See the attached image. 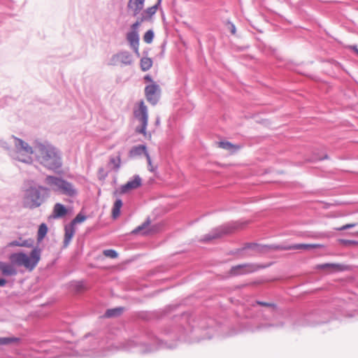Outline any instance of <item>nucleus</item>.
I'll return each instance as SVG.
<instances>
[{"mask_svg": "<svg viewBox=\"0 0 358 358\" xmlns=\"http://www.w3.org/2000/svg\"><path fill=\"white\" fill-rule=\"evenodd\" d=\"M152 65V61L149 57H143L141 59V67L143 71L149 70Z\"/></svg>", "mask_w": 358, "mask_h": 358, "instance_id": "obj_22", "label": "nucleus"}, {"mask_svg": "<svg viewBox=\"0 0 358 358\" xmlns=\"http://www.w3.org/2000/svg\"><path fill=\"white\" fill-rule=\"evenodd\" d=\"M75 234V229L73 225H70L69 227H65V234H64V247H67L72 239L73 236Z\"/></svg>", "mask_w": 358, "mask_h": 358, "instance_id": "obj_16", "label": "nucleus"}, {"mask_svg": "<svg viewBox=\"0 0 358 358\" xmlns=\"http://www.w3.org/2000/svg\"><path fill=\"white\" fill-rule=\"evenodd\" d=\"M156 124H157V125H159V120H158V119H157V120H156Z\"/></svg>", "mask_w": 358, "mask_h": 358, "instance_id": "obj_39", "label": "nucleus"}, {"mask_svg": "<svg viewBox=\"0 0 358 358\" xmlns=\"http://www.w3.org/2000/svg\"><path fill=\"white\" fill-rule=\"evenodd\" d=\"M86 220V216L84 215H82L81 213L78 214L76 217L71 222V225H74L77 223H81L84 222Z\"/></svg>", "mask_w": 358, "mask_h": 358, "instance_id": "obj_28", "label": "nucleus"}, {"mask_svg": "<svg viewBox=\"0 0 358 358\" xmlns=\"http://www.w3.org/2000/svg\"><path fill=\"white\" fill-rule=\"evenodd\" d=\"M123 312L122 308H116L108 310L105 313L106 317H111L120 315Z\"/></svg>", "mask_w": 358, "mask_h": 358, "instance_id": "obj_23", "label": "nucleus"}, {"mask_svg": "<svg viewBox=\"0 0 358 358\" xmlns=\"http://www.w3.org/2000/svg\"><path fill=\"white\" fill-rule=\"evenodd\" d=\"M67 214V209L66 207L59 203H57L53 208L52 217L54 218H59L65 216Z\"/></svg>", "mask_w": 358, "mask_h": 358, "instance_id": "obj_14", "label": "nucleus"}, {"mask_svg": "<svg viewBox=\"0 0 358 358\" xmlns=\"http://www.w3.org/2000/svg\"><path fill=\"white\" fill-rule=\"evenodd\" d=\"M48 233V227L45 224L42 223L38 228L37 239L38 242H41Z\"/></svg>", "mask_w": 358, "mask_h": 358, "instance_id": "obj_20", "label": "nucleus"}, {"mask_svg": "<svg viewBox=\"0 0 358 358\" xmlns=\"http://www.w3.org/2000/svg\"><path fill=\"white\" fill-rule=\"evenodd\" d=\"M154 37L153 31L151 30H148L145 32V34L143 36V40L146 43H150Z\"/></svg>", "mask_w": 358, "mask_h": 358, "instance_id": "obj_27", "label": "nucleus"}, {"mask_svg": "<svg viewBox=\"0 0 358 358\" xmlns=\"http://www.w3.org/2000/svg\"><path fill=\"white\" fill-rule=\"evenodd\" d=\"M143 1H134V3L136 4V6L137 8H141L143 7Z\"/></svg>", "mask_w": 358, "mask_h": 358, "instance_id": "obj_35", "label": "nucleus"}, {"mask_svg": "<svg viewBox=\"0 0 358 358\" xmlns=\"http://www.w3.org/2000/svg\"><path fill=\"white\" fill-rule=\"evenodd\" d=\"M17 341H18V338L15 337H0V345H6Z\"/></svg>", "mask_w": 358, "mask_h": 358, "instance_id": "obj_24", "label": "nucleus"}, {"mask_svg": "<svg viewBox=\"0 0 358 358\" xmlns=\"http://www.w3.org/2000/svg\"><path fill=\"white\" fill-rule=\"evenodd\" d=\"M357 223L346 224L343 225V226H341L340 227L336 228V230H337V231H343V230L348 229L355 227V226H357Z\"/></svg>", "mask_w": 358, "mask_h": 358, "instance_id": "obj_29", "label": "nucleus"}, {"mask_svg": "<svg viewBox=\"0 0 358 358\" xmlns=\"http://www.w3.org/2000/svg\"><path fill=\"white\" fill-rule=\"evenodd\" d=\"M257 304L262 306H265V307H274L275 306V305L273 303L263 302V301H257Z\"/></svg>", "mask_w": 358, "mask_h": 358, "instance_id": "obj_32", "label": "nucleus"}, {"mask_svg": "<svg viewBox=\"0 0 358 358\" xmlns=\"http://www.w3.org/2000/svg\"><path fill=\"white\" fill-rule=\"evenodd\" d=\"M142 184V180L138 176H135L133 180L128 181L125 185H122L120 189V194H125L132 189H137Z\"/></svg>", "mask_w": 358, "mask_h": 358, "instance_id": "obj_10", "label": "nucleus"}, {"mask_svg": "<svg viewBox=\"0 0 358 358\" xmlns=\"http://www.w3.org/2000/svg\"><path fill=\"white\" fill-rule=\"evenodd\" d=\"M315 268L323 271L326 273H332L348 270L349 267L341 264L326 263L316 265Z\"/></svg>", "mask_w": 358, "mask_h": 358, "instance_id": "obj_7", "label": "nucleus"}, {"mask_svg": "<svg viewBox=\"0 0 358 358\" xmlns=\"http://www.w3.org/2000/svg\"><path fill=\"white\" fill-rule=\"evenodd\" d=\"M34 245L33 239L22 240L21 238L19 241H13L8 244V247H24V248H31Z\"/></svg>", "mask_w": 358, "mask_h": 358, "instance_id": "obj_13", "label": "nucleus"}, {"mask_svg": "<svg viewBox=\"0 0 358 358\" xmlns=\"http://www.w3.org/2000/svg\"><path fill=\"white\" fill-rule=\"evenodd\" d=\"M121 153L119 152L116 156L110 157L108 165L111 169L117 171L121 166Z\"/></svg>", "mask_w": 358, "mask_h": 358, "instance_id": "obj_15", "label": "nucleus"}, {"mask_svg": "<svg viewBox=\"0 0 358 358\" xmlns=\"http://www.w3.org/2000/svg\"><path fill=\"white\" fill-rule=\"evenodd\" d=\"M134 117L140 122V125L136 128V132L142 134L148 140L152 139V134L147 132L146 128L148 122V107L143 101L136 102L133 108Z\"/></svg>", "mask_w": 358, "mask_h": 358, "instance_id": "obj_3", "label": "nucleus"}, {"mask_svg": "<svg viewBox=\"0 0 358 358\" xmlns=\"http://www.w3.org/2000/svg\"><path fill=\"white\" fill-rule=\"evenodd\" d=\"M159 92V87L156 84L148 85L145 88V97L152 105H155L158 102Z\"/></svg>", "mask_w": 358, "mask_h": 358, "instance_id": "obj_8", "label": "nucleus"}, {"mask_svg": "<svg viewBox=\"0 0 358 358\" xmlns=\"http://www.w3.org/2000/svg\"><path fill=\"white\" fill-rule=\"evenodd\" d=\"M241 228V225L239 224H233L230 226L223 227L219 233H214L213 235H209L205 238V241H210L214 238H218L221 236L222 234H230L233 232L234 230L238 229Z\"/></svg>", "mask_w": 358, "mask_h": 358, "instance_id": "obj_11", "label": "nucleus"}, {"mask_svg": "<svg viewBox=\"0 0 358 358\" xmlns=\"http://www.w3.org/2000/svg\"><path fill=\"white\" fill-rule=\"evenodd\" d=\"M41 250L34 248L29 255L24 252H15L9 256L11 263L0 261V272L4 276H13L17 273L16 266H24L29 271H33L41 260Z\"/></svg>", "mask_w": 358, "mask_h": 358, "instance_id": "obj_1", "label": "nucleus"}, {"mask_svg": "<svg viewBox=\"0 0 358 358\" xmlns=\"http://www.w3.org/2000/svg\"><path fill=\"white\" fill-rule=\"evenodd\" d=\"M159 2L160 1H158V3L156 5L147 9L146 13L149 16H152L153 14L156 13Z\"/></svg>", "mask_w": 358, "mask_h": 358, "instance_id": "obj_30", "label": "nucleus"}, {"mask_svg": "<svg viewBox=\"0 0 358 358\" xmlns=\"http://www.w3.org/2000/svg\"><path fill=\"white\" fill-rule=\"evenodd\" d=\"M140 25V22H135L133 25H132V29L133 31H136V29L138 27V26Z\"/></svg>", "mask_w": 358, "mask_h": 358, "instance_id": "obj_36", "label": "nucleus"}, {"mask_svg": "<svg viewBox=\"0 0 358 358\" xmlns=\"http://www.w3.org/2000/svg\"><path fill=\"white\" fill-rule=\"evenodd\" d=\"M45 182L52 187L54 191L59 192L66 196L73 197L78 194L75 186L62 178L48 176L45 179Z\"/></svg>", "mask_w": 358, "mask_h": 358, "instance_id": "obj_5", "label": "nucleus"}, {"mask_svg": "<svg viewBox=\"0 0 358 358\" xmlns=\"http://www.w3.org/2000/svg\"><path fill=\"white\" fill-rule=\"evenodd\" d=\"M350 48L352 49L358 55V48L356 46H351Z\"/></svg>", "mask_w": 358, "mask_h": 358, "instance_id": "obj_38", "label": "nucleus"}, {"mask_svg": "<svg viewBox=\"0 0 358 358\" xmlns=\"http://www.w3.org/2000/svg\"><path fill=\"white\" fill-rule=\"evenodd\" d=\"M127 38L131 46H133L136 49L138 48L139 37H138V34L136 31H132L128 33L127 36Z\"/></svg>", "mask_w": 358, "mask_h": 358, "instance_id": "obj_17", "label": "nucleus"}, {"mask_svg": "<svg viewBox=\"0 0 358 358\" xmlns=\"http://www.w3.org/2000/svg\"><path fill=\"white\" fill-rule=\"evenodd\" d=\"M230 30H231V32L232 34H236V27H235V25L234 24H230Z\"/></svg>", "mask_w": 358, "mask_h": 358, "instance_id": "obj_33", "label": "nucleus"}, {"mask_svg": "<svg viewBox=\"0 0 358 358\" xmlns=\"http://www.w3.org/2000/svg\"><path fill=\"white\" fill-rule=\"evenodd\" d=\"M131 3H132V1H129V6H132Z\"/></svg>", "mask_w": 358, "mask_h": 358, "instance_id": "obj_41", "label": "nucleus"}, {"mask_svg": "<svg viewBox=\"0 0 358 358\" xmlns=\"http://www.w3.org/2000/svg\"><path fill=\"white\" fill-rule=\"evenodd\" d=\"M143 229H144V226L138 227L136 229H134L132 233L133 234H137L140 232Z\"/></svg>", "mask_w": 358, "mask_h": 358, "instance_id": "obj_34", "label": "nucleus"}, {"mask_svg": "<svg viewBox=\"0 0 358 358\" xmlns=\"http://www.w3.org/2000/svg\"><path fill=\"white\" fill-rule=\"evenodd\" d=\"M259 266L255 264H245L233 266L229 273L231 275H244L257 271Z\"/></svg>", "mask_w": 358, "mask_h": 358, "instance_id": "obj_9", "label": "nucleus"}, {"mask_svg": "<svg viewBox=\"0 0 358 358\" xmlns=\"http://www.w3.org/2000/svg\"><path fill=\"white\" fill-rule=\"evenodd\" d=\"M16 158L22 162L30 163L32 161L31 155L34 150L22 140L15 138Z\"/></svg>", "mask_w": 358, "mask_h": 358, "instance_id": "obj_6", "label": "nucleus"}, {"mask_svg": "<svg viewBox=\"0 0 358 358\" xmlns=\"http://www.w3.org/2000/svg\"><path fill=\"white\" fill-rule=\"evenodd\" d=\"M50 189L43 186L30 187L24 196V206L35 208L40 206L48 197Z\"/></svg>", "mask_w": 358, "mask_h": 358, "instance_id": "obj_4", "label": "nucleus"}, {"mask_svg": "<svg viewBox=\"0 0 358 358\" xmlns=\"http://www.w3.org/2000/svg\"><path fill=\"white\" fill-rule=\"evenodd\" d=\"M142 152H144L145 155L148 153L145 145H138L133 148L130 150L129 155L131 157H134L141 155Z\"/></svg>", "mask_w": 358, "mask_h": 358, "instance_id": "obj_21", "label": "nucleus"}, {"mask_svg": "<svg viewBox=\"0 0 358 358\" xmlns=\"http://www.w3.org/2000/svg\"><path fill=\"white\" fill-rule=\"evenodd\" d=\"M322 247V245L320 244H298V245H294L293 246L289 247V249L310 250V249H314V248H320Z\"/></svg>", "mask_w": 358, "mask_h": 358, "instance_id": "obj_18", "label": "nucleus"}, {"mask_svg": "<svg viewBox=\"0 0 358 358\" xmlns=\"http://www.w3.org/2000/svg\"><path fill=\"white\" fill-rule=\"evenodd\" d=\"M145 78L146 80H151V79H150L148 76H146Z\"/></svg>", "mask_w": 358, "mask_h": 358, "instance_id": "obj_40", "label": "nucleus"}, {"mask_svg": "<svg viewBox=\"0 0 358 358\" xmlns=\"http://www.w3.org/2000/svg\"><path fill=\"white\" fill-rule=\"evenodd\" d=\"M6 280L3 278H0V287H3L6 285Z\"/></svg>", "mask_w": 358, "mask_h": 358, "instance_id": "obj_37", "label": "nucleus"}, {"mask_svg": "<svg viewBox=\"0 0 358 358\" xmlns=\"http://www.w3.org/2000/svg\"><path fill=\"white\" fill-rule=\"evenodd\" d=\"M103 254L105 257L111 258V259H115L118 256L117 252L115 250H112V249L103 250Z\"/></svg>", "mask_w": 358, "mask_h": 358, "instance_id": "obj_26", "label": "nucleus"}, {"mask_svg": "<svg viewBox=\"0 0 358 358\" xmlns=\"http://www.w3.org/2000/svg\"><path fill=\"white\" fill-rule=\"evenodd\" d=\"M34 155L37 160L48 169L56 170L62 165L58 152L50 144H37L34 148Z\"/></svg>", "mask_w": 358, "mask_h": 358, "instance_id": "obj_2", "label": "nucleus"}, {"mask_svg": "<svg viewBox=\"0 0 358 358\" xmlns=\"http://www.w3.org/2000/svg\"><path fill=\"white\" fill-rule=\"evenodd\" d=\"M122 206V202L121 199H117L114 203L112 209V216L114 219L118 217L120 215V209Z\"/></svg>", "mask_w": 358, "mask_h": 358, "instance_id": "obj_19", "label": "nucleus"}, {"mask_svg": "<svg viewBox=\"0 0 358 358\" xmlns=\"http://www.w3.org/2000/svg\"><path fill=\"white\" fill-rule=\"evenodd\" d=\"M146 158H147L148 163V169H149V170L151 172H153L154 171V167H153V166L152 164L151 159H150V157L148 153H146Z\"/></svg>", "mask_w": 358, "mask_h": 358, "instance_id": "obj_31", "label": "nucleus"}, {"mask_svg": "<svg viewBox=\"0 0 358 358\" xmlns=\"http://www.w3.org/2000/svg\"><path fill=\"white\" fill-rule=\"evenodd\" d=\"M217 145L219 148L228 150L231 153H234L241 148V145L233 144L229 141H220L217 143Z\"/></svg>", "mask_w": 358, "mask_h": 358, "instance_id": "obj_12", "label": "nucleus"}, {"mask_svg": "<svg viewBox=\"0 0 358 358\" xmlns=\"http://www.w3.org/2000/svg\"><path fill=\"white\" fill-rule=\"evenodd\" d=\"M339 244L343 246H355L358 245V242L352 240L338 239Z\"/></svg>", "mask_w": 358, "mask_h": 358, "instance_id": "obj_25", "label": "nucleus"}, {"mask_svg": "<svg viewBox=\"0 0 358 358\" xmlns=\"http://www.w3.org/2000/svg\"><path fill=\"white\" fill-rule=\"evenodd\" d=\"M357 234H358V232H357Z\"/></svg>", "mask_w": 358, "mask_h": 358, "instance_id": "obj_42", "label": "nucleus"}]
</instances>
